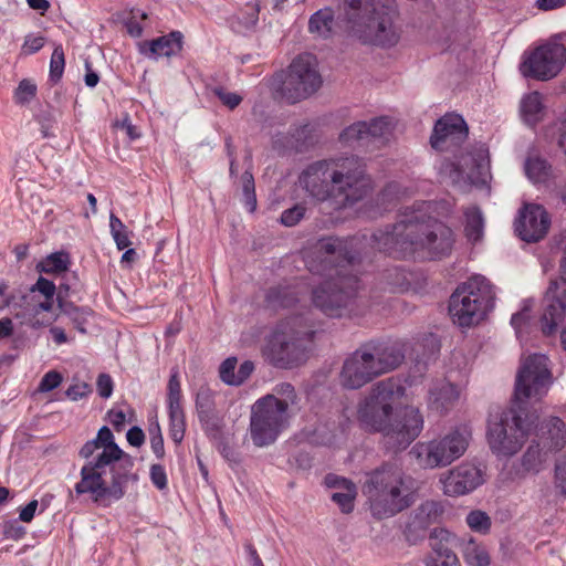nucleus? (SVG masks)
Segmentation results:
<instances>
[{
    "label": "nucleus",
    "instance_id": "nucleus-1",
    "mask_svg": "<svg viewBox=\"0 0 566 566\" xmlns=\"http://www.w3.org/2000/svg\"><path fill=\"white\" fill-rule=\"evenodd\" d=\"M359 258V239L323 238L306 256V265L313 274L325 280L312 289L315 307L332 317L359 313V279L355 265Z\"/></svg>",
    "mask_w": 566,
    "mask_h": 566
},
{
    "label": "nucleus",
    "instance_id": "nucleus-2",
    "mask_svg": "<svg viewBox=\"0 0 566 566\" xmlns=\"http://www.w3.org/2000/svg\"><path fill=\"white\" fill-rule=\"evenodd\" d=\"M406 388L396 378L375 384L359 402L357 418L370 432H379L384 447L390 452L407 449L422 432L424 420L418 408L395 405L405 396Z\"/></svg>",
    "mask_w": 566,
    "mask_h": 566
},
{
    "label": "nucleus",
    "instance_id": "nucleus-3",
    "mask_svg": "<svg viewBox=\"0 0 566 566\" xmlns=\"http://www.w3.org/2000/svg\"><path fill=\"white\" fill-rule=\"evenodd\" d=\"M78 454L87 462L81 469V480L74 491L77 495L88 494L95 503L107 505L120 500L126 493V484L138 480L133 472V457L116 444L106 426L81 448Z\"/></svg>",
    "mask_w": 566,
    "mask_h": 566
},
{
    "label": "nucleus",
    "instance_id": "nucleus-4",
    "mask_svg": "<svg viewBox=\"0 0 566 566\" xmlns=\"http://www.w3.org/2000/svg\"><path fill=\"white\" fill-rule=\"evenodd\" d=\"M429 207L430 203L423 202L417 209L407 208L396 223L373 234L374 247L395 256L417 252L432 259L449 255L454 243L453 231L428 216Z\"/></svg>",
    "mask_w": 566,
    "mask_h": 566
},
{
    "label": "nucleus",
    "instance_id": "nucleus-5",
    "mask_svg": "<svg viewBox=\"0 0 566 566\" xmlns=\"http://www.w3.org/2000/svg\"><path fill=\"white\" fill-rule=\"evenodd\" d=\"M300 186L317 200L353 206L373 189L365 163L357 156L337 157L310 164L298 177Z\"/></svg>",
    "mask_w": 566,
    "mask_h": 566
},
{
    "label": "nucleus",
    "instance_id": "nucleus-6",
    "mask_svg": "<svg viewBox=\"0 0 566 566\" xmlns=\"http://www.w3.org/2000/svg\"><path fill=\"white\" fill-rule=\"evenodd\" d=\"M403 359L405 354L397 343L367 342L345 358L338 376L339 384L346 389H359L397 369Z\"/></svg>",
    "mask_w": 566,
    "mask_h": 566
},
{
    "label": "nucleus",
    "instance_id": "nucleus-7",
    "mask_svg": "<svg viewBox=\"0 0 566 566\" xmlns=\"http://www.w3.org/2000/svg\"><path fill=\"white\" fill-rule=\"evenodd\" d=\"M411 479L395 464H384L366 474L363 493L371 515L377 520L389 518L413 503Z\"/></svg>",
    "mask_w": 566,
    "mask_h": 566
},
{
    "label": "nucleus",
    "instance_id": "nucleus-8",
    "mask_svg": "<svg viewBox=\"0 0 566 566\" xmlns=\"http://www.w3.org/2000/svg\"><path fill=\"white\" fill-rule=\"evenodd\" d=\"M308 313L282 319L266 337L263 355L274 366L292 368L306 359L307 346L314 334Z\"/></svg>",
    "mask_w": 566,
    "mask_h": 566
},
{
    "label": "nucleus",
    "instance_id": "nucleus-9",
    "mask_svg": "<svg viewBox=\"0 0 566 566\" xmlns=\"http://www.w3.org/2000/svg\"><path fill=\"white\" fill-rule=\"evenodd\" d=\"M495 292L483 276H473L451 295L449 313L460 326H472L483 319L494 306Z\"/></svg>",
    "mask_w": 566,
    "mask_h": 566
},
{
    "label": "nucleus",
    "instance_id": "nucleus-10",
    "mask_svg": "<svg viewBox=\"0 0 566 566\" xmlns=\"http://www.w3.org/2000/svg\"><path fill=\"white\" fill-rule=\"evenodd\" d=\"M471 438V428L459 424L439 438L416 443L410 455L422 469L446 468L465 453Z\"/></svg>",
    "mask_w": 566,
    "mask_h": 566
},
{
    "label": "nucleus",
    "instance_id": "nucleus-11",
    "mask_svg": "<svg viewBox=\"0 0 566 566\" xmlns=\"http://www.w3.org/2000/svg\"><path fill=\"white\" fill-rule=\"evenodd\" d=\"M294 412L287 410L274 396L259 398L251 408L250 436L256 447H266L275 442L290 426Z\"/></svg>",
    "mask_w": 566,
    "mask_h": 566
},
{
    "label": "nucleus",
    "instance_id": "nucleus-12",
    "mask_svg": "<svg viewBox=\"0 0 566 566\" xmlns=\"http://www.w3.org/2000/svg\"><path fill=\"white\" fill-rule=\"evenodd\" d=\"M398 18L396 0H376L373 13L360 23H356L350 32L364 43L390 48L400 39V31L396 24Z\"/></svg>",
    "mask_w": 566,
    "mask_h": 566
},
{
    "label": "nucleus",
    "instance_id": "nucleus-13",
    "mask_svg": "<svg viewBox=\"0 0 566 566\" xmlns=\"http://www.w3.org/2000/svg\"><path fill=\"white\" fill-rule=\"evenodd\" d=\"M547 360L545 355L534 354L522 363L516 375L512 407L518 408V405L522 407L523 420L530 424V429L534 424V420H538V417H530L525 412L524 405L528 399H541L548 391L552 376L547 367Z\"/></svg>",
    "mask_w": 566,
    "mask_h": 566
},
{
    "label": "nucleus",
    "instance_id": "nucleus-14",
    "mask_svg": "<svg viewBox=\"0 0 566 566\" xmlns=\"http://www.w3.org/2000/svg\"><path fill=\"white\" fill-rule=\"evenodd\" d=\"M523 409L511 407L492 418L488 427V441L497 455L511 457L517 453L530 433V424L523 420Z\"/></svg>",
    "mask_w": 566,
    "mask_h": 566
},
{
    "label": "nucleus",
    "instance_id": "nucleus-15",
    "mask_svg": "<svg viewBox=\"0 0 566 566\" xmlns=\"http://www.w3.org/2000/svg\"><path fill=\"white\" fill-rule=\"evenodd\" d=\"M566 64V48L556 39L524 54L520 71L524 77L548 81L556 77Z\"/></svg>",
    "mask_w": 566,
    "mask_h": 566
},
{
    "label": "nucleus",
    "instance_id": "nucleus-16",
    "mask_svg": "<svg viewBox=\"0 0 566 566\" xmlns=\"http://www.w3.org/2000/svg\"><path fill=\"white\" fill-rule=\"evenodd\" d=\"M322 85V77L316 69V60L310 55L297 56L290 65L283 83V93L291 103L307 98Z\"/></svg>",
    "mask_w": 566,
    "mask_h": 566
},
{
    "label": "nucleus",
    "instance_id": "nucleus-17",
    "mask_svg": "<svg viewBox=\"0 0 566 566\" xmlns=\"http://www.w3.org/2000/svg\"><path fill=\"white\" fill-rule=\"evenodd\" d=\"M559 245L564 252V258L560 261L562 276L558 281L551 282L544 298L545 308L542 317V328L546 335L556 332L566 314V229L560 233Z\"/></svg>",
    "mask_w": 566,
    "mask_h": 566
},
{
    "label": "nucleus",
    "instance_id": "nucleus-18",
    "mask_svg": "<svg viewBox=\"0 0 566 566\" xmlns=\"http://www.w3.org/2000/svg\"><path fill=\"white\" fill-rule=\"evenodd\" d=\"M444 506L437 500H426L415 507L408 515L403 535L406 539L416 544L423 539L428 530L442 521Z\"/></svg>",
    "mask_w": 566,
    "mask_h": 566
},
{
    "label": "nucleus",
    "instance_id": "nucleus-19",
    "mask_svg": "<svg viewBox=\"0 0 566 566\" xmlns=\"http://www.w3.org/2000/svg\"><path fill=\"white\" fill-rule=\"evenodd\" d=\"M484 482L482 470L475 464L463 462L441 474L442 492L448 496H460L475 490Z\"/></svg>",
    "mask_w": 566,
    "mask_h": 566
},
{
    "label": "nucleus",
    "instance_id": "nucleus-20",
    "mask_svg": "<svg viewBox=\"0 0 566 566\" xmlns=\"http://www.w3.org/2000/svg\"><path fill=\"white\" fill-rule=\"evenodd\" d=\"M551 226L546 210L538 205H525L515 221V231L526 242H537L545 237Z\"/></svg>",
    "mask_w": 566,
    "mask_h": 566
},
{
    "label": "nucleus",
    "instance_id": "nucleus-21",
    "mask_svg": "<svg viewBox=\"0 0 566 566\" xmlns=\"http://www.w3.org/2000/svg\"><path fill=\"white\" fill-rule=\"evenodd\" d=\"M167 391L169 434L174 442L180 443L185 437L186 417L181 405L182 395L177 370H172L170 375Z\"/></svg>",
    "mask_w": 566,
    "mask_h": 566
},
{
    "label": "nucleus",
    "instance_id": "nucleus-22",
    "mask_svg": "<svg viewBox=\"0 0 566 566\" xmlns=\"http://www.w3.org/2000/svg\"><path fill=\"white\" fill-rule=\"evenodd\" d=\"M467 136L468 127L464 119L459 115L448 114L436 123L430 144L434 149H443L447 144L459 145Z\"/></svg>",
    "mask_w": 566,
    "mask_h": 566
},
{
    "label": "nucleus",
    "instance_id": "nucleus-23",
    "mask_svg": "<svg viewBox=\"0 0 566 566\" xmlns=\"http://www.w3.org/2000/svg\"><path fill=\"white\" fill-rule=\"evenodd\" d=\"M182 34L174 31L168 35L159 36L151 41L139 43V52L148 59L158 60L159 57H169L181 51Z\"/></svg>",
    "mask_w": 566,
    "mask_h": 566
},
{
    "label": "nucleus",
    "instance_id": "nucleus-24",
    "mask_svg": "<svg viewBox=\"0 0 566 566\" xmlns=\"http://www.w3.org/2000/svg\"><path fill=\"white\" fill-rule=\"evenodd\" d=\"M536 437L537 447L542 446L548 451L560 450L566 444V426L562 419L551 417L537 428Z\"/></svg>",
    "mask_w": 566,
    "mask_h": 566
},
{
    "label": "nucleus",
    "instance_id": "nucleus-25",
    "mask_svg": "<svg viewBox=\"0 0 566 566\" xmlns=\"http://www.w3.org/2000/svg\"><path fill=\"white\" fill-rule=\"evenodd\" d=\"M459 389L447 380H439L429 389V407L436 411H446L459 399Z\"/></svg>",
    "mask_w": 566,
    "mask_h": 566
},
{
    "label": "nucleus",
    "instance_id": "nucleus-26",
    "mask_svg": "<svg viewBox=\"0 0 566 566\" xmlns=\"http://www.w3.org/2000/svg\"><path fill=\"white\" fill-rule=\"evenodd\" d=\"M305 291L304 284L300 283L294 286L280 285L268 291L265 300L269 306L291 307L300 300V294Z\"/></svg>",
    "mask_w": 566,
    "mask_h": 566
},
{
    "label": "nucleus",
    "instance_id": "nucleus-27",
    "mask_svg": "<svg viewBox=\"0 0 566 566\" xmlns=\"http://www.w3.org/2000/svg\"><path fill=\"white\" fill-rule=\"evenodd\" d=\"M376 0H343L342 11L349 31L373 13Z\"/></svg>",
    "mask_w": 566,
    "mask_h": 566
},
{
    "label": "nucleus",
    "instance_id": "nucleus-28",
    "mask_svg": "<svg viewBox=\"0 0 566 566\" xmlns=\"http://www.w3.org/2000/svg\"><path fill=\"white\" fill-rule=\"evenodd\" d=\"M464 562L469 566H490L491 557L486 547L473 537L459 541Z\"/></svg>",
    "mask_w": 566,
    "mask_h": 566
},
{
    "label": "nucleus",
    "instance_id": "nucleus-29",
    "mask_svg": "<svg viewBox=\"0 0 566 566\" xmlns=\"http://www.w3.org/2000/svg\"><path fill=\"white\" fill-rule=\"evenodd\" d=\"M476 156L478 158H472L474 163H460V167L472 182H485L490 174L486 150L479 149Z\"/></svg>",
    "mask_w": 566,
    "mask_h": 566
},
{
    "label": "nucleus",
    "instance_id": "nucleus-30",
    "mask_svg": "<svg viewBox=\"0 0 566 566\" xmlns=\"http://www.w3.org/2000/svg\"><path fill=\"white\" fill-rule=\"evenodd\" d=\"M27 303V311L31 316V324L34 327L43 326L50 324L52 318L45 316L43 318H39V315L43 312H51L53 308L54 300L52 298H43L41 300L39 295H27L24 297Z\"/></svg>",
    "mask_w": 566,
    "mask_h": 566
},
{
    "label": "nucleus",
    "instance_id": "nucleus-31",
    "mask_svg": "<svg viewBox=\"0 0 566 566\" xmlns=\"http://www.w3.org/2000/svg\"><path fill=\"white\" fill-rule=\"evenodd\" d=\"M334 27V11L331 8H324L316 11L308 21V31L321 38L327 39L332 35Z\"/></svg>",
    "mask_w": 566,
    "mask_h": 566
},
{
    "label": "nucleus",
    "instance_id": "nucleus-32",
    "mask_svg": "<svg viewBox=\"0 0 566 566\" xmlns=\"http://www.w3.org/2000/svg\"><path fill=\"white\" fill-rule=\"evenodd\" d=\"M430 547L437 558L444 557L447 554H454L453 546L457 545L458 538L446 528H434L429 537Z\"/></svg>",
    "mask_w": 566,
    "mask_h": 566
},
{
    "label": "nucleus",
    "instance_id": "nucleus-33",
    "mask_svg": "<svg viewBox=\"0 0 566 566\" xmlns=\"http://www.w3.org/2000/svg\"><path fill=\"white\" fill-rule=\"evenodd\" d=\"M525 172L534 184H546L553 177L552 166L539 156H530L526 159Z\"/></svg>",
    "mask_w": 566,
    "mask_h": 566
},
{
    "label": "nucleus",
    "instance_id": "nucleus-34",
    "mask_svg": "<svg viewBox=\"0 0 566 566\" xmlns=\"http://www.w3.org/2000/svg\"><path fill=\"white\" fill-rule=\"evenodd\" d=\"M521 113L527 124L538 123L544 115L542 95L538 92L527 94L521 102Z\"/></svg>",
    "mask_w": 566,
    "mask_h": 566
},
{
    "label": "nucleus",
    "instance_id": "nucleus-35",
    "mask_svg": "<svg viewBox=\"0 0 566 566\" xmlns=\"http://www.w3.org/2000/svg\"><path fill=\"white\" fill-rule=\"evenodd\" d=\"M464 217H465V226H464L465 237L471 242L480 241L483 237V230H484V219H483L481 210L475 206L469 207L464 210Z\"/></svg>",
    "mask_w": 566,
    "mask_h": 566
},
{
    "label": "nucleus",
    "instance_id": "nucleus-36",
    "mask_svg": "<svg viewBox=\"0 0 566 566\" xmlns=\"http://www.w3.org/2000/svg\"><path fill=\"white\" fill-rule=\"evenodd\" d=\"M365 133H367L368 145L370 143L385 144L391 134L390 122L385 118H375L369 123L365 122Z\"/></svg>",
    "mask_w": 566,
    "mask_h": 566
},
{
    "label": "nucleus",
    "instance_id": "nucleus-37",
    "mask_svg": "<svg viewBox=\"0 0 566 566\" xmlns=\"http://www.w3.org/2000/svg\"><path fill=\"white\" fill-rule=\"evenodd\" d=\"M59 306L63 314H65L71 322L73 323L74 327L80 333H86L85 325L88 322V317L92 315V311L87 307H77L71 303H63L59 302Z\"/></svg>",
    "mask_w": 566,
    "mask_h": 566
},
{
    "label": "nucleus",
    "instance_id": "nucleus-38",
    "mask_svg": "<svg viewBox=\"0 0 566 566\" xmlns=\"http://www.w3.org/2000/svg\"><path fill=\"white\" fill-rule=\"evenodd\" d=\"M365 122H357L345 128L340 135L339 140L347 146H368L367 133H365Z\"/></svg>",
    "mask_w": 566,
    "mask_h": 566
},
{
    "label": "nucleus",
    "instance_id": "nucleus-39",
    "mask_svg": "<svg viewBox=\"0 0 566 566\" xmlns=\"http://www.w3.org/2000/svg\"><path fill=\"white\" fill-rule=\"evenodd\" d=\"M70 265V255L66 252H54L43 259L40 264V271L44 273H62Z\"/></svg>",
    "mask_w": 566,
    "mask_h": 566
},
{
    "label": "nucleus",
    "instance_id": "nucleus-40",
    "mask_svg": "<svg viewBox=\"0 0 566 566\" xmlns=\"http://www.w3.org/2000/svg\"><path fill=\"white\" fill-rule=\"evenodd\" d=\"M266 396H274L280 403L284 405L286 409L292 412L298 402V396L295 388L290 382L277 384L273 388V392L268 394Z\"/></svg>",
    "mask_w": 566,
    "mask_h": 566
},
{
    "label": "nucleus",
    "instance_id": "nucleus-41",
    "mask_svg": "<svg viewBox=\"0 0 566 566\" xmlns=\"http://www.w3.org/2000/svg\"><path fill=\"white\" fill-rule=\"evenodd\" d=\"M357 491L354 483L347 484L343 491H336L332 494V500L339 506L342 512L349 513L354 509V500Z\"/></svg>",
    "mask_w": 566,
    "mask_h": 566
},
{
    "label": "nucleus",
    "instance_id": "nucleus-42",
    "mask_svg": "<svg viewBox=\"0 0 566 566\" xmlns=\"http://www.w3.org/2000/svg\"><path fill=\"white\" fill-rule=\"evenodd\" d=\"M38 87L35 83L29 78L20 81L14 91L13 99L18 105L29 104L36 95Z\"/></svg>",
    "mask_w": 566,
    "mask_h": 566
},
{
    "label": "nucleus",
    "instance_id": "nucleus-43",
    "mask_svg": "<svg viewBox=\"0 0 566 566\" xmlns=\"http://www.w3.org/2000/svg\"><path fill=\"white\" fill-rule=\"evenodd\" d=\"M467 524L469 527L479 533H486L491 527V518L489 515L480 510L471 511L467 515Z\"/></svg>",
    "mask_w": 566,
    "mask_h": 566
},
{
    "label": "nucleus",
    "instance_id": "nucleus-44",
    "mask_svg": "<svg viewBox=\"0 0 566 566\" xmlns=\"http://www.w3.org/2000/svg\"><path fill=\"white\" fill-rule=\"evenodd\" d=\"M64 65V51L62 45L59 44L54 48L50 61V77L53 82H57L62 77Z\"/></svg>",
    "mask_w": 566,
    "mask_h": 566
},
{
    "label": "nucleus",
    "instance_id": "nucleus-45",
    "mask_svg": "<svg viewBox=\"0 0 566 566\" xmlns=\"http://www.w3.org/2000/svg\"><path fill=\"white\" fill-rule=\"evenodd\" d=\"M260 4L258 0L247 2L244 11L239 15V21L245 28L254 27L259 21Z\"/></svg>",
    "mask_w": 566,
    "mask_h": 566
},
{
    "label": "nucleus",
    "instance_id": "nucleus-46",
    "mask_svg": "<svg viewBox=\"0 0 566 566\" xmlns=\"http://www.w3.org/2000/svg\"><path fill=\"white\" fill-rule=\"evenodd\" d=\"M150 448L158 459L165 455L164 438L159 422L156 420L149 427Z\"/></svg>",
    "mask_w": 566,
    "mask_h": 566
},
{
    "label": "nucleus",
    "instance_id": "nucleus-47",
    "mask_svg": "<svg viewBox=\"0 0 566 566\" xmlns=\"http://www.w3.org/2000/svg\"><path fill=\"white\" fill-rule=\"evenodd\" d=\"M306 208L303 205H295L294 207L286 209L281 214V223L285 227L296 226L305 216Z\"/></svg>",
    "mask_w": 566,
    "mask_h": 566
},
{
    "label": "nucleus",
    "instance_id": "nucleus-48",
    "mask_svg": "<svg viewBox=\"0 0 566 566\" xmlns=\"http://www.w3.org/2000/svg\"><path fill=\"white\" fill-rule=\"evenodd\" d=\"M237 364L238 359L235 357H229L219 367L220 379L229 386H233L232 379H235Z\"/></svg>",
    "mask_w": 566,
    "mask_h": 566
},
{
    "label": "nucleus",
    "instance_id": "nucleus-49",
    "mask_svg": "<svg viewBox=\"0 0 566 566\" xmlns=\"http://www.w3.org/2000/svg\"><path fill=\"white\" fill-rule=\"evenodd\" d=\"M313 126L304 124L293 129L292 137L295 139L297 148L307 147L312 143Z\"/></svg>",
    "mask_w": 566,
    "mask_h": 566
},
{
    "label": "nucleus",
    "instance_id": "nucleus-50",
    "mask_svg": "<svg viewBox=\"0 0 566 566\" xmlns=\"http://www.w3.org/2000/svg\"><path fill=\"white\" fill-rule=\"evenodd\" d=\"M55 290V284L52 281L40 276L36 283L30 289V294L38 295L36 293H39L43 298L54 300Z\"/></svg>",
    "mask_w": 566,
    "mask_h": 566
},
{
    "label": "nucleus",
    "instance_id": "nucleus-51",
    "mask_svg": "<svg viewBox=\"0 0 566 566\" xmlns=\"http://www.w3.org/2000/svg\"><path fill=\"white\" fill-rule=\"evenodd\" d=\"M62 375L56 370L48 371L41 379L38 391L39 392H49L55 388H57L62 384Z\"/></svg>",
    "mask_w": 566,
    "mask_h": 566
},
{
    "label": "nucleus",
    "instance_id": "nucleus-52",
    "mask_svg": "<svg viewBox=\"0 0 566 566\" xmlns=\"http://www.w3.org/2000/svg\"><path fill=\"white\" fill-rule=\"evenodd\" d=\"M150 480L153 482V484L158 489V490H164L167 488V474H166V471L164 469L163 465L160 464H153L150 467Z\"/></svg>",
    "mask_w": 566,
    "mask_h": 566
},
{
    "label": "nucleus",
    "instance_id": "nucleus-53",
    "mask_svg": "<svg viewBox=\"0 0 566 566\" xmlns=\"http://www.w3.org/2000/svg\"><path fill=\"white\" fill-rule=\"evenodd\" d=\"M528 307L525 305L521 312L515 313L511 318V324L514 327L517 337L522 336L523 328L528 325L530 313Z\"/></svg>",
    "mask_w": 566,
    "mask_h": 566
},
{
    "label": "nucleus",
    "instance_id": "nucleus-54",
    "mask_svg": "<svg viewBox=\"0 0 566 566\" xmlns=\"http://www.w3.org/2000/svg\"><path fill=\"white\" fill-rule=\"evenodd\" d=\"M91 391H92V389L88 386V384L81 381V382H76V384L70 386L66 389L65 395L71 400L76 401V400H80V399L86 397Z\"/></svg>",
    "mask_w": 566,
    "mask_h": 566
},
{
    "label": "nucleus",
    "instance_id": "nucleus-55",
    "mask_svg": "<svg viewBox=\"0 0 566 566\" xmlns=\"http://www.w3.org/2000/svg\"><path fill=\"white\" fill-rule=\"evenodd\" d=\"M45 43V39L41 35H27L22 45V51L25 54H33L41 50Z\"/></svg>",
    "mask_w": 566,
    "mask_h": 566
},
{
    "label": "nucleus",
    "instance_id": "nucleus-56",
    "mask_svg": "<svg viewBox=\"0 0 566 566\" xmlns=\"http://www.w3.org/2000/svg\"><path fill=\"white\" fill-rule=\"evenodd\" d=\"M214 93L220 101L231 109L235 108L242 101V97L237 93L226 92L222 88L214 90Z\"/></svg>",
    "mask_w": 566,
    "mask_h": 566
},
{
    "label": "nucleus",
    "instance_id": "nucleus-57",
    "mask_svg": "<svg viewBox=\"0 0 566 566\" xmlns=\"http://www.w3.org/2000/svg\"><path fill=\"white\" fill-rule=\"evenodd\" d=\"M253 370L254 364L251 360L243 361L235 374V379H232L233 386L242 385L252 375Z\"/></svg>",
    "mask_w": 566,
    "mask_h": 566
},
{
    "label": "nucleus",
    "instance_id": "nucleus-58",
    "mask_svg": "<svg viewBox=\"0 0 566 566\" xmlns=\"http://www.w3.org/2000/svg\"><path fill=\"white\" fill-rule=\"evenodd\" d=\"M97 391L102 398H109L113 392V380L109 375L101 374L97 378Z\"/></svg>",
    "mask_w": 566,
    "mask_h": 566
},
{
    "label": "nucleus",
    "instance_id": "nucleus-59",
    "mask_svg": "<svg viewBox=\"0 0 566 566\" xmlns=\"http://www.w3.org/2000/svg\"><path fill=\"white\" fill-rule=\"evenodd\" d=\"M427 566H461L458 556L454 554H447L441 558H428Z\"/></svg>",
    "mask_w": 566,
    "mask_h": 566
},
{
    "label": "nucleus",
    "instance_id": "nucleus-60",
    "mask_svg": "<svg viewBox=\"0 0 566 566\" xmlns=\"http://www.w3.org/2000/svg\"><path fill=\"white\" fill-rule=\"evenodd\" d=\"M211 394L209 389H201L196 399L197 409L200 412H209L211 409Z\"/></svg>",
    "mask_w": 566,
    "mask_h": 566
},
{
    "label": "nucleus",
    "instance_id": "nucleus-61",
    "mask_svg": "<svg viewBox=\"0 0 566 566\" xmlns=\"http://www.w3.org/2000/svg\"><path fill=\"white\" fill-rule=\"evenodd\" d=\"M127 441L133 447H140L145 442L144 431L139 427L130 428L126 433Z\"/></svg>",
    "mask_w": 566,
    "mask_h": 566
},
{
    "label": "nucleus",
    "instance_id": "nucleus-62",
    "mask_svg": "<svg viewBox=\"0 0 566 566\" xmlns=\"http://www.w3.org/2000/svg\"><path fill=\"white\" fill-rule=\"evenodd\" d=\"M555 479L556 486L566 495V461L556 464Z\"/></svg>",
    "mask_w": 566,
    "mask_h": 566
},
{
    "label": "nucleus",
    "instance_id": "nucleus-63",
    "mask_svg": "<svg viewBox=\"0 0 566 566\" xmlns=\"http://www.w3.org/2000/svg\"><path fill=\"white\" fill-rule=\"evenodd\" d=\"M38 501L36 500H32L30 501L21 511H20V514H19V518L24 522V523H30L33 517H34V514H35V511L38 509Z\"/></svg>",
    "mask_w": 566,
    "mask_h": 566
},
{
    "label": "nucleus",
    "instance_id": "nucleus-64",
    "mask_svg": "<svg viewBox=\"0 0 566 566\" xmlns=\"http://www.w3.org/2000/svg\"><path fill=\"white\" fill-rule=\"evenodd\" d=\"M352 483L353 482H350L344 478L337 476L335 474H328L325 478V484L328 488L338 489L339 491H343V488H345V486H347V484H352Z\"/></svg>",
    "mask_w": 566,
    "mask_h": 566
}]
</instances>
